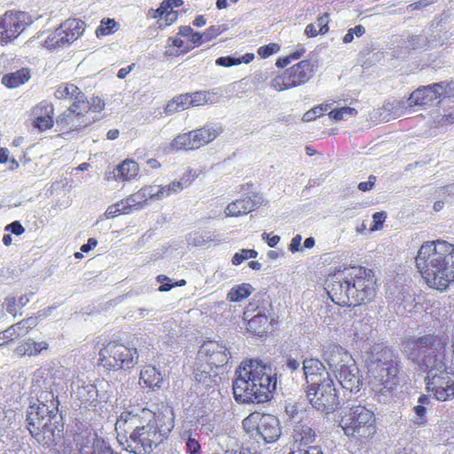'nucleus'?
Returning a JSON list of instances; mask_svg holds the SVG:
<instances>
[{
    "instance_id": "obj_1",
    "label": "nucleus",
    "mask_w": 454,
    "mask_h": 454,
    "mask_svg": "<svg viewBox=\"0 0 454 454\" xmlns=\"http://www.w3.org/2000/svg\"><path fill=\"white\" fill-rule=\"evenodd\" d=\"M449 335L446 333H427L408 340L403 344L407 358L427 372V388L438 401L454 397V369L447 354Z\"/></svg>"
},
{
    "instance_id": "obj_2",
    "label": "nucleus",
    "mask_w": 454,
    "mask_h": 454,
    "mask_svg": "<svg viewBox=\"0 0 454 454\" xmlns=\"http://www.w3.org/2000/svg\"><path fill=\"white\" fill-rule=\"evenodd\" d=\"M174 414L164 407L157 412L148 409L123 411L117 418V440L134 454H150L163 443L174 427Z\"/></svg>"
},
{
    "instance_id": "obj_3",
    "label": "nucleus",
    "mask_w": 454,
    "mask_h": 454,
    "mask_svg": "<svg viewBox=\"0 0 454 454\" xmlns=\"http://www.w3.org/2000/svg\"><path fill=\"white\" fill-rule=\"evenodd\" d=\"M331 300L342 307L371 302L376 295V278L371 269L350 267L338 270L326 281Z\"/></svg>"
},
{
    "instance_id": "obj_4",
    "label": "nucleus",
    "mask_w": 454,
    "mask_h": 454,
    "mask_svg": "<svg viewBox=\"0 0 454 454\" xmlns=\"http://www.w3.org/2000/svg\"><path fill=\"white\" fill-rule=\"evenodd\" d=\"M232 384L233 395L238 403H262L272 397L277 378L270 364L251 359L241 363Z\"/></svg>"
},
{
    "instance_id": "obj_5",
    "label": "nucleus",
    "mask_w": 454,
    "mask_h": 454,
    "mask_svg": "<svg viewBox=\"0 0 454 454\" xmlns=\"http://www.w3.org/2000/svg\"><path fill=\"white\" fill-rule=\"evenodd\" d=\"M415 261L430 287L443 290L454 281V245L440 239L427 241L419 247Z\"/></svg>"
},
{
    "instance_id": "obj_6",
    "label": "nucleus",
    "mask_w": 454,
    "mask_h": 454,
    "mask_svg": "<svg viewBox=\"0 0 454 454\" xmlns=\"http://www.w3.org/2000/svg\"><path fill=\"white\" fill-rule=\"evenodd\" d=\"M48 395L51 397L50 405L41 403L29 406L27 412V427L39 443L51 446L60 441L63 424L59 423L58 402L54 400L52 393Z\"/></svg>"
},
{
    "instance_id": "obj_7",
    "label": "nucleus",
    "mask_w": 454,
    "mask_h": 454,
    "mask_svg": "<svg viewBox=\"0 0 454 454\" xmlns=\"http://www.w3.org/2000/svg\"><path fill=\"white\" fill-rule=\"evenodd\" d=\"M231 353L226 346L219 341H204L192 365V375L196 381L211 387L216 383L218 370L227 364Z\"/></svg>"
},
{
    "instance_id": "obj_8",
    "label": "nucleus",
    "mask_w": 454,
    "mask_h": 454,
    "mask_svg": "<svg viewBox=\"0 0 454 454\" xmlns=\"http://www.w3.org/2000/svg\"><path fill=\"white\" fill-rule=\"evenodd\" d=\"M388 352H384V356ZM369 373L370 385L374 392V399L383 404L391 403L396 395L397 387L400 384L397 361L387 359V357L382 360L378 357L369 364Z\"/></svg>"
},
{
    "instance_id": "obj_9",
    "label": "nucleus",
    "mask_w": 454,
    "mask_h": 454,
    "mask_svg": "<svg viewBox=\"0 0 454 454\" xmlns=\"http://www.w3.org/2000/svg\"><path fill=\"white\" fill-rule=\"evenodd\" d=\"M340 427L348 437L364 443L377 432L374 412L363 405L352 406L340 421Z\"/></svg>"
},
{
    "instance_id": "obj_10",
    "label": "nucleus",
    "mask_w": 454,
    "mask_h": 454,
    "mask_svg": "<svg viewBox=\"0 0 454 454\" xmlns=\"http://www.w3.org/2000/svg\"><path fill=\"white\" fill-rule=\"evenodd\" d=\"M136 348L121 343L109 342L99 351L100 364L109 370L130 369L138 362Z\"/></svg>"
},
{
    "instance_id": "obj_11",
    "label": "nucleus",
    "mask_w": 454,
    "mask_h": 454,
    "mask_svg": "<svg viewBox=\"0 0 454 454\" xmlns=\"http://www.w3.org/2000/svg\"><path fill=\"white\" fill-rule=\"evenodd\" d=\"M325 375L319 383L308 386L307 397L316 410L329 414L339 407L340 402L333 380L328 372Z\"/></svg>"
},
{
    "instance_id": "obj_12",
    "label": "nucleus",
    "mask_w": 454,
    "mask_h": 454,
    "mask_svg": "<svg viewBox=\"0 0 454 454\" xmlns=\"http://www.w3.org/2000/svg\"><path fill=\"white\" fill-rule=\"evenodd\" d=\"M107 382H101L98 387L77 378L71 382L72 395L80 401L87 410L95 411L102 403H107L111 395L108 392Z\"/></svg>"
},
{
    "instance_id": "obj_13",
    "label": "nucleus",
    "mask_w": 454,
    "mask_h": 454,
    "mask_svg": "<svg viewBox=\"0 0 454 454\" xmlns=\"http://www.w3.org/2000/svg\"><path fill=\"white\" fill-rule=\"evenodd\" d=\"M454 93V88L446 82L423 86L414 90L406 101L409 107L414 106H426L432 105L440 98H450ZM401 107H405L404 101H397Z\"/></svg>"
},
{
    "instance_id": "obj_14",
    "label": "nucleus",
    "mask_w": 454,
    "mask_h": 454,
    "mask_svg": "<svg viewBox=\"0 0 454 454\" xmlns=\"http://www.w3.org/2000/svg\"><path fill=\"white\" fill-rule=\"evenodd\" d=\"M95 121L90 116V106L88 102L85 106L82 104L71 105L63 114L57 117L56 124L59 131L68 132L87 127Z\"/></svg>"
},
{
    "instance_id": "obj_15",
    "label": "nucleus",
    "mask_w": 454,
    "mask_h": 454,
    "mask_svg": "<svg viewBox=\"0 0 454 454\" xmlns=\"http://www.w3.org/2000/svg\"><path fill=\"white\" fill-rule=\"evenodd\" d=\"M24 12L5 13L0 20V41L7 43L16 38L29 24Z\"/></svg>"
},
{
    "instance_id": "obj_16",
    "label": "nucleus",
    "mask_w": 454,
    "mask_h": 454,
    "mask_svg": "<svg viewBox=\"0 0 454 454\" xmlns=\"http://www.w3.org/2000/svg\"><path fill=\"white\" fill-rule=\"evenodd\" d=\"M317 433L312 427L309 418L294 423L290 432L289 442L292 444L293 450H301L315 446L317 440Z\"/></svg>"
},
{
    "instance_id": "obj_17",
    "label": "nucleus",
    "mask_w": 454,
    "mask_h": 454,
    "mask_svg": "<svg viewBox=\"0 0 454 454\" xmlns=\"http://www.w3.org/2000/svg\"><path fill=\"white\" fill-rule=\"evenodd\" d=\"M323 359L334 376L355 361L349 352L337 344H329L325 348Z\"/></svg>"
},
{
    "instance_id": "obj_18",
    "label": "nucleus",
    "mask_w": 454,
    "mask_h": 454,
    "mask_svg": "<svg viewBox=\"0 0 454 454\" xmlns=\"http://www.w3.org/2000/svg\"><path fill=\"white\" fill-rule=\"evenodd\" d=\"M255 432L266 443L277 442L282 434L278 419L271 414H262L260 417Z\"/></svg>"
},
{
    "instance_id": "obj_19",
    "label": "nucleus",
    "mask_w": 454,
    "mask_h": 454,
    "mask_svg": "<svg viewBox=\"0 0 454 454\" xmlns=\"http://www.w3.org/2000/svg\"><path fill=\"white\" fill-rule=\"evenodd\" d=\"M340 386L351 393H357L363 386V376L357 367L356 362L347 365L335 375Z\"/></svg>"
},
{
    "instance_id": "obj_20",
    "label": "nucleus",
    "mask_w": 454,
    "mask_h": 454,
    "mask_svg": "<svg viewBox=\"0 0 454 454\" xmlns=\"http://www.w3.org/2000/svg\"><path fill=\"white\" fill-rule=\"evenodd\" d=\"M312 73L313 65L309 60H302L286 70L292 88L305 84L311 78Z\"/></svg>"
},
{
    "instance_id": "obj_21",
    "label": "nucleus",
    "mask_w": 454,
    "mask_h": 454,
    "mask_svg": "<svg viewBox=\"0 0 454 454\" xmlns=\"http://www.w3.org/2000/svg\"><path fill=\"white\" fill-rule=\"evenodd\" d=\"M223 128L217 123H207L203 127L191 130L192 143L197 149L214 141L222 132Z\"/></svg>"
},
{
    "instance_id": "obj_22",
    "label": "nucleus",
    "mask_w": 454,
    "mask_h": 454,
    "mask_svg": "<svg viewBox=\"0 0 454 454\" xmlns=\"http://www.w3.org/2000/svg\"><path fill=\"white\" fill-rule=\"evenodd\" d=\"M54 107L47 101H42L33 109L34 126L43 131L53 126Z\"/></svg>"
},
{
    "instance_id": "obj_23",
    "label": "nucleus",
    "mask_w": 454,
    "mask_h": 454,
    "mask_svg": "<svg viewBox=\"0 0 454 454\" xmlns=\"http://www.w3.org/2000/svg\"><path fill=\"white\" fill-rule=\"evenodd\" d=\"M303 374L305 375L307 384L316 385L323 380L325 372V367L323 362L318 359H305L302 366Z\"/></svg>"
},
{
    "instance_id": "obj_24",
    "label": "nucleus",
    "mask_w": 454,
    "mask_h": 454,
    "mask_svg": "<svg viewBox=\"0 0 454 454\" xmlns=\"http://www.w3.org/2000/svg\"><path fill=\"white\" fill-rule=\"evenodd\" d=\"M54 95L58 99H69L72 101L71 105L82 104V106H85V103L88 102L84 93L76 85L70 82L60 84Z\"/></svg>"
},
{
    "instance_id": "obj_25",
    "label": "nucleus",
    "mask_w": 454,
    "mask_h": 454,
    "mask_svg": "<svg viewBox=\"0 0 454 454\" xmlns=\"http://www.w3.org/2000/svg\"><path fill=\"white\" fill-rule=\"evenodd\" d=\"M85 30V23L76 19H69L62 23V31L65 32V39L69 45L77 40Z\"/></svg>"
},
{
    "instance_id": "obj_26",
    "label": "nucleus",
    "mask_w": 454,
    "mask_h": 454,
    "mask_svg": "<svg viewBox=\"0 0 454 454\" xmlns=\"http://www.w3.org/2000/svg\"><path fill=\"white\" fill-rule=\"evenodd\" d=\"M244 318L247 320V330L256 335L262 336L269 328L268 317L261 312L249 317L248 311H245Z\"/></svg>"
},
{
    "instance_id": "obj_27",
    "label": "nucleus",
    "mask_w": 454,
    "mask_h": 454,
    "mask_svg": "<svg viewBox=\"0 0 454 454\" xmlns=\"http://www.w3.org/2000/svg\"><path fill=\"white\" fill-rule=\"evenodd\" d=\"M140 380L152 389H159L162 386L163 376L154 366L148 365L141 371Z\"/></svg>"
},
{
    "instance_id": "obj_28",
    "label": "nucleus",
    "mask_w": 454,
    "mask_h": 454,
    "mask_svg": "<svg viewBox=\"0 0 454 454\" xmlns=\"http://www.w3.org/2000/svg\"><path fill=\"white\" fill-rule=\"evenodd\" d=\"M138 170L136 161L126 160L114 169L113 176L115 180H129L137 175Z\"/></svg>"
},
{
    "instance_id": "obj_29",
    "label": "nucleus",
    "mask_w": 454,
    "mask_h": 454,
    "mask_svg": "<svg viewBox=\"0 0 454 454\" xmlns=\"http://www.w3.org/2000/svg\"><path fill=\"white\" fill-rule=\"evenodd\" d=\"M30 78V72L27 68H21L16 72L4 75L2 82L8 88H17L27 82Z\"/></svg>"
},
{
    "instance_id": "obj_30",
    "label": "nucleus",
    "mask_w": 454,
    "mask_h": 454,
    "mask_svg": "<svg viewBox=\"0 0 454 454\" xmlns=\"http://www.w3.org/2000/svg\"><path fill=\"white\" fill-rule=\"evenodd\" d=\"M329 17L327 13L317 18L315 23H310L305 27V35L308 37H315L318 34L325 35L328 32Z\"/></svg>"
},
{
    "instance_id": "obj_31",
    "label": "nucleus",
    "mask_w": 454,
    "mask_h": 454,
    "mask_svg": "<svg viewBox=\"0 0 454 454\" xmlns=\"http://www.w3.org/2000/svg\"><path fill=\"white\" fill-rule=\"evenodd\" d=\"M254 288L248 283L236 285L227 294V300L232 302L240 301L248 297Z\"/></svg>"
},
{
    "instance_id": "obj_32",
    "label": "nucleus",
    "mask_w": 454,
    "mask_h": 454,
    "mask_svg": "<svg viewBox=\"0 0 454 454\" xmlns=\"http://www.w3.org/2000/svg\"><path fill=\"white\" fill-rule=\"evenodd\" d=\"M37 325V317H28L27 319H23L17 324L12 325L9 328H7V332L4 334L7 337H12V335H20L27 333L29 329L34 328Z\"/></svg>"
},
{
    "instance_id": "obj_33",
    "label": "nucleus",
    "mask_w": 454,
    "mask_h": 454,
    "mask_svg": "<svg viewBox=\"0 0 454 454\" xmlns=\"http://www.w3.org/2000/svg\"><path fill=\"white\" fill-rule=\"evenodd\" d=\"M189 98L191 97L188 93L175 97L167 104L165 107V113L167 114H173L175 113L188 109L190 107Z\"/></svg>"
},
{
    "instance_id": "obj_34",
    "label": "nucleus",
    "mask_w": 454,
    "mask_h": 454,
    "mask_svg": "<svg viewBox=\"0 0 454 454\" xmlns=\"http://www.w3.org/2000/svg\"><path fill=\"white\" fill-rule=\"evenodd\" d=\"M170 146L175 151L197 149L195 145L192 143V131L176 136L171 142Z\"/></svg>"
},
{
    "instance_id": "obj_35",
    "label": "nucleus",
    "mask_w": 454,
    "mask_h": 454,
    "mask_svg": "<svg viewBox=\"0 0 454 454\" xmlns=\"http://www.w3.org/2000/svg\"><path fill=\"white\" fill-rule=\"evenodd\" d=\"M147 197L145 194L143 189L129 195L128 198L122 200V204L125 205L129 213L133 210H139L143 207L144 204L147 200Z\"/></svg>"
},
{
    "instance_id": "obj_36",
    "label": "nucleus",
    "mask_w": 454,
    "mask_h": 454,
    "mask_svg": "<svg viewBox=\"0 0 454 454\" xmlns=\"http://www.w3.org/2000/svg\"><path fill=\"white\" fill-rule=\"evenodd\" d=\"M191 98H189V104L191 106H200L206 104H214L215 100V93L199 90L194 93L189 94Z\"/></svg>"
},
{
    "instance_id": "obj_37",
    "label": "nucleus",
    "mask_w": 454,
    "mask_h": 454,
    "mask_svg": "<svg viewBox=\"0 0 454 454\" xmlns=\"http://www.w3.org/2000/svg\"><path fill=\"white\" fill-rule=\"evenodd\" d=\"M181 440L184 443L188 454H201V445L199 440L191 432H184Z\"/></svg>"
},
{
    "instance_id": "obj_38",
    "label": "nucleus",
    "mask_w": 454,
    "mask_h": 454,
    "mask_svg": "<svg viewBox=\"0 0 454 454\" xmlns=\"http://www.w3.org/2000/svg\"><path fill=\"white\" fill-rule=\"evenodd\" d=\"M65 32L62 31V24L54 32L50 34L45 40V46L47 48L64 47L67 44L65 39Z\"/></svg>"
},
{
    "instance_id": "obj_39",
    "label": "nucleus",
    "mask_w": 454,
    "mask_h": 454,
    "mask_svg": "<svg viewBox=\"0 0 454 454\" xmlns=\"http://www.w3.org/2000/svg\"><path fill=\"white\" fill-rule=\"evenodd\" d=\"M285 412L288 417L291 427L294 423H298L309 418L305 411L299 410L296 405L292 403L286 405Z\"/></svg>"
},
{
    "instance_id": "obj_40",
    "label": "nucleus",
    "mask_w": 454,
    "mask_h": 454,
    "mask_svg": "<svg viewBox=\"0 0 454 454\" xmlns=\"http://www.w3.org/2000/svg\"><path fill=\"white\" fill-rule=\"evenodd\" d=\"M357 111L350 106H343L339 109H333L328 114L330 119L338 121L347 120L348 117L356 115Z\"/></svg>"
},
{
    "instance_id": "obj_41",
    "label": "nucleus",
    "mask_w": 454,
    "mask_h": 454,
    "mask_svg": "<svg viewBox=\"0 0 454 454\" xmlns=\"http://www.w3.org/2000/svg\"><path fill=\"white\" fill-rule=\"evenodd\" d=\"M116 27L117 22L114 19L103 20L100 26L96 29V35L98 37L110 35L114 32Z\"/></svg>"
},
{
    "instance_id": "obj_42",
    "label": "nucleus",
    "mask_w": 454,
    "mask_h": 454,
    "mask_svg": "<svg viewBox=\"0 0 454 454\" xmlns=\"http://www.w3.org/2000/svg\"><path fill=\"white\" fill-rule=\"evenodd\" d=\"M289 83L290 82L285 71L282 74L276 76L270 81V88L278 91H282L292 89V86L289 85Z\"/></svg>"
},
{
    "instance_id": "obj_43",
    "label": "nucleus",
    "mask_w": 454,
    "mask_h": 454,
    "mask_svg": "<svg viewBox=\"0 0 454 454\" xmlns=\"http://www.w3.org/2000/svg\"><path fill=\"white\" fill-rule=\"evenodd\" d=\"M257 254L258 253L254 249H242L233 255L231 262L234 265H239L247 259L255 258Z\"/></svg>"
},
{
    "instance_id": "obj_44",
    "label": "nucleus",
    "mask_w": 454,
    "mask_h": 454,
    "mask_svg": "<svg viewBox=\"0 0 454 454\" xmlns=\"http://www.w3.org/2000/svg\"><path fill=\"white\" fill-rule=\"evenodd\" d=\"M239 200V202L242 203L240 205L242 206L243 212L245 214H247V213L254 210L261 204V198L258 196H254V198H251V197L244 198V199H241Z\"/></svg>"
},
{
    "instance_id": "obj_45",
    "label": "nucleus",
    "mask_w": 454,
    "mask_h": 454,
    "mask_svg": "<svg viewBox=\"0 0 454 454\" xmlns=\"http://www.w3.org/2000/svg\"><path fill=\"white\" fill-rule=\"evenodd\" d=\"M120 214H129V210L122 204V200L114 205L109 206L106 211V218L114 217Z\"/></svg>"
},
{
    "instance_id": "obj_46",
    "label": "nucleus",
    "mask_w": 454,
    "mask_h": 454,
    "mask_svg": "<svg viewBox=\"0 0 454 454\" xmlns=\"http://www.w3.org/2000/svg\"><path fill=\"white\" fill-rule=\"evenodd\" d=\"M280 51V45L278 44V43H270V44H267V45H264V46H261L258 50H257V53L258 55L262 58V59H267L269 58L270 55L274 54V53H277Z\"/></svg>"
},
{
    "instance_id": "obj_47",
    "label": "nucleus",
    "mask_w": 454,
    "mask_h": 454,
    "mask_svg": "<svg viewBox=\"0 0 454 454\" xmlns=\"http://www.w3.org/2000/svg\"><path fill=\"white\" fill-rule=\"evenodd\" d=\"M27 345H33V349H26V355L29 356H36L42 350L46 349L48 348V344L45 341L36 342L31 339L27 340Z\"/></svg>"
},
{
    "instance_id": "obj_48",
    "label": "nucleus",
    "mask_w": 454,
    "mask_h": 454,
    "mask_svg": "<svg viewBox=\"0 0 454 454\" xmlns=\"http://www.w3.org/2000/svg\"><path fill=\"white\" fill-rule=\"evenodd\" d=\"M240 204H242V203L239 202V200L230 203L226 207L225 211H224L226 216H239V215L245 214L243 212V207Z\"/></svg>"
},
{
    "instance_id": "obj_49",
    "label": "nucleus",
    "mask_w": 454,
    "mask_h": 454,
    "mask_svg": "<svg viewBox=\"0 0 454 454\" xmlns=\"http://www.w3.org/2000/svg\"><path fill=\"white\" fill-rule=\"evenodd\" d=\"M413 411L415 412L414 423L421 426L427 421V408L422 404L414 406Z\"/></svg>"
},
{
    "instance_id": "obj_50",
    "label": "nucleus",
    "mask_w": 454,
    "mask_h": 454,
    "mask_svg": "<svg viewBox=\"0 0 454 454\" xmlns=\"http://www.w3.org/2000/svg\"><path fill=\"white\" fill-rule=\"evenodd\" d=\"M216 65L221 67H230L232 66H237L242 63L240 59H237L231 56L220 57L215 60Z\"/></svg>"
},
{
    "instance_id": "obj_51",
    "label": "nucleus",
    "mask_w": 454,
    "mask_h": 454,
    "mask_svg": "<svg viewBox=\"0 0 454 454\" xmlns=\"http://www.w3.org/2000/svg\"><path fill=\"white\" fill-rule=\"evenodd\" d=\"M3 306L5 308L6 311L12 315H17L16 306L17 305V298L13 295H9L4 299Z\"/></svg>"
},
{
    "instance_id": "obj_52",
    "label": "nucleus",
    "mask_w": 454,
    "mask_h": 454,
    "mask_svg": "<svg viewBox=\"0 0 454 454\" xmlns=\"http://www.w3.org/2000/svg\"><path fill=\"white\" fill-rule=\"evenodd\" d=\"M88 105L90 106V114L91 113H98L105 107L104 101L98 97L92 98L90 101H88Z\"/></svg>"
},
{
    "instance_id": "obj_53",
    "label": "nucleus",
    "mask_w": 454,
    "mask_h": 454,
    "mask_svg": "<svg viewBox=\"0 0 454 454\" xmlns=\"http://www.w3.org/2000/svg\"><path fill=\"white\" fill-rule=\"evenodd\" d=\"M4 231H10L11 233L19 236L24 233L25 229L19 221H14L10 224H7L4 228Z\"/></svg>"
},
{
    "instance_id": "obj_54",
    "label": "nucleus",
    "mask_w": 454,
    "mask_h": 454,
    "mask_svg": "<svg viewBox=\"0 0 454 454\" xmlns=\"http://www.w3.org/2000/svg\"><path fill=\"white\" fill-rule=\"evenodd\" d=\"M157 281L161 284L159 287V291L160 292H168L175 286L170 284V278L165 275H159L157 277Z\"/></svg>"
},
{
    "instance_id": "obj_55",
    "label": "nucleus",
    "mask_w": 454,
    "mask_h": 454,
    "mask_svg": "<svg viewBox=\"0 0 454 454\" xmlns=\"http://www.w3.org/2000/svg\"><path fill=\"white\" fill-rule=\"evenodd\" d=\"M435 2H436V0H419L416 3L409 4L406 8H407V11L412 12L415 10H419V9L425 8L430 4H434Z\"/></svg>"
},
{
    "instance_id": "obj_56",
    "label": "nucleus",
    "mask_w": 454,
    "mask_h": 454,
    "mask_svg": "<svg viewBox=\"0 0 454 454\" xmlns=\"http://www.w3.org/2000/svg\"><path fill=\"white\" fill-rule=\"evenodd\" d=\"M165 12H167V9L163 5V3H161L159 8L150 9L148 12V16L152 19H164Z\"/></svg>"
},
{
    "instance_id": "obj_57",
    "label": "nucleus",
    "mask_w": 454,
    "mask_h": 454,
    "mask_svg": "<svg viewBox=\"0 0 454 454\" xmlns=\"http://www.w3.org/2000/svg\"><path fill=\"white\" fill-rule=\"evenodd\" d=\"M262 237L263 240H266L268 246L270 247H275L280 240L279 236L274 235L272 237H270V235L266 232H263Z\"/></svg>"
},
{
    "instance_id": "obj_58",
    "label": "nucleus",
    "mask_w": 454,
    "mask_h": 454,
    "mask_svg": "<svg viewBox=\"0 0 454 454\" xmlns=\"http://www.w3.org/2000/svg\"><path fill=\"white\" fill-rule=\"evenodd\" d=\"M301 236L297 234L291 239V242L289 245V250L292 253L298 252L301 247Z\"/></svg>"
},
{
    "instance_id": "obj_59",
    "label": "nucleus",
    "mask_w": 454,
    "mask_h": 454,
    "mask_svg": "<svg viewBox=\"0 0 454 454\" xmlns=\"http://www.w3.org/2000/svg\"><path fill=\"white\" fill-rule=\"evenodd\" d=\"M148 200H156L157 195V185H149L142 188Z\"/></svg>"
},
{
    "instance_id": "obj_60",
    "label": "nucleus",
    "mask_w": 454,
    "mask_h": 454,
    "mask_svg": "<svg viewBox=\"0 0 454 454\" xmlns=\"http://www.w3.org/2000/svg\"><path fill=\"white\" fill-rule=\"evenodd\" d=\"M376 177L373 176H369V180L365 182H361L358 184V189L362 192H367L370 191L372 186L374 185Z\"/></svg>"
},
{
    "instance_id": "obj_61",
    "label": "nucleus",
    "mask_w": 454,
    "mask_h": 454,
    "mask_svg": "<svg viewBox=\"0 0 454 454\" xmlns=\"http://www.w3.org/2000/svg\"><path fill=\"white\" fill-rule=\"evenodd\" d=\"M220 33L219 27H210L204 32V40L206 42L210 41Z\"/></svg>"
},
{
    "instance_id": "obj_62",
    "label": "nucleus",
    "mask_w": 454,
    "mask_h": 454,
    "mask_svg": "<svg viewBox=\"0 0 454 454\" xmlns=\"http://www.w3.org/2000/svg\"><path fill=\"white\" fill-rule=\"evenodd\" d=\"M285 365L291 372H294L300 368V362L289 356L286 358Z\"/></svg>"
},
{
    "instance_id": "obj_63",
    "label": "nucleus",
    "mask_w": 454,
    "mask_h": 454,
    "mask_svg": "<svg viewBox=\"0 0 454 454\" xmlns=\"http://www.w3.org/2000/svg\"><path fill=\"white\" fill-rule=\"evenodd\" d=\"M184 189V184L180 181L173 182L167 185L169 194L179 192Z\"/></svg>"
},
{
    "instance_id": "obj_64",
    "label": "nucleus",
    "mask_w": 454,
    "mask_h": 454,
    "mask_svg": "<svg viewBox=\"0 0 454 454\" xmlns=\"http://www.w3.org/2000/svg\"><path fill=\"white\" fill-rule=\"evenodd\" d=\"M373 223L375 229H378L380 225H381L386 219V214L384 212H377L372 215Z\"/></svg>"
}]
</instances>
